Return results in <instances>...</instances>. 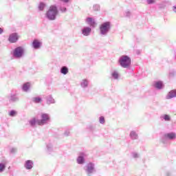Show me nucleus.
<instances>
[{"label": "nucleus", "mask_w": 176, "mask_h": 176, "mask_svg": "<svg viewBox=\"0 0 176 176\" xmlns=\"http://www.w3.org/2000/svg\"><path fill=\"white\" fill-rule=\"evenodd\" d=\"M86 23H87L90 27H93L94 28L96 27V21L91 17H87L86 19Z\"/></svg>", "instance_id": "f3484780"}, {"label": "nucleus", "mask_w": 176, "mask_h": 176, "mask_svg": "<svg viewBox=\"0 0 176 176\" xmlns=\"http://www.w3.org/2000/svg\"><path fill=\"white\" fill-rule=\"evenodd\" d=\"M99 122L100 124H104V123H105V118H104V116H100L99 118Z\"/></svg>", "instance_id": "72a5a7b5"}, {"label": "nucleus", "mask_w": 176, "mask_h": 176, "mask_svg": "<svg viewBox=\"0 0 176 176\" xmlns=\"http://www.w3.org/2000/svg\"><path fill=\"white\" fill-rule=\"evenodd\" d=\"M176 89L170 90L166 96V100H171V98H175Z\"/></svg>", "instance_id": "dca6fc26"}, {"label": "nucleus", "mask_w": 176, "mask_h": 176, "mask_svg": "<svg viewBox=\"0 0 176 176\" xmlns=\"http://www.w3.org/2000/svg\"><path fill=\"white\" fill-rule=\"evenodd\" d=\"M153 87L157 89V90H162V89L164 88V84L163 83V81H154L153 83Z\"/></svg>", "instance_id": "f8f14e48"}, {"label": "nucleus", "mask_w": 176, "mask_h": 176, "mask_svg": "<svg viewBox=\"0 0 176 176\" xmlns=\"http://www.w3.org/2000/svg\"><path fill=\"white\" fill-rule=\"evenodd\" d=\"M62 2H64L65 3H68L69 2V0H60Z\"/></svg>", "instance_id": "c03bdc74"}, {"label": "nucleus", "mask_w": 176, "mask_h": 176, "mask_svg": "<svg viewBox=\"0 0 176 176\" xmlns=\"http://www.w3.org/2000/svg\"><path fill=\"white\" fill-rule=\"evenodd\" d=\"M16 152H17V148H12L10 150V153H11L12 155L16 153Z\"/></svg>", "instance_id": "e433bc0d"}, {"label": "nucleus", "mask_w": 176, "mask_h": 176, "mask_svg": "<svg viewBox=\"0 0 176 176\" xmlns=\"http://www.w3.org/2000/svg\"><path fill=\"white\" fill-rule=\"evenodd\" d=\"M125 16L126 17H130V16H131V12H130V11L125 12Z\"/></svg>", "instance_id": "ea45409f"}, {"label": "nucleus", "mask_w": 176, "mask_h": 176, "mask_svg": "<svg viewBox=\"0 0 176 176\" xmlns=\"http://www.w3.org/2000/svg\"><path fill=\"white\" fill-rule=\"evenodd\" d=\"M86 156H87V155L85 154V153L80 152L76 159L78 164H85V163H86V160L85 159Z\"/></svg>", "instance_id": "0eeeda50"}, {"label": "nucleus", "mask_w": 176, "mask_h": 176, "mask_svg": "<svg viewBox=\"0 0 176 176\" xmlns=\"http://www.w3.org/2000/svg\"><path fill=\"white\" fill-rule=\"evenodd\" d=\"M30 87H31V85L30 84V82H25L23 84L21 88H22L23 91H25V93H27V91H28V90H30Z\"/></svg>", "instance_id": "412c9836"}, {"label": "nucleus", "mask_w": 176, "mask_h": 176, "mask_svg": "<svg viewBox=\"0 0 176 176\" xmlns=\"http://www.w3.org/2000/svg\"><path fill=\"white\" fill-rule=\"evenodd\" d=\"M25 53V50H24V47H23L22 46H18L11 51L10 54L12 58L19 60L24 57Z\"/></svg>", "instance_id": "7ed1b4c3"}, {"label": "nucleus", "mask_w": 176, "mask_h": 176, "mask_svg": "<svg viewBox=\"0 0 176 176\" xmlns=\"http://www.w3.org/2000/svg\"><path fill=\"white\" fill-rule=\"evenodd\" d=\"M173 10L175 13H176V6H173Z\"/></svg>", "instance_id": "a18cd8bd"}, {"label": "nucleus", "mask_w": 176, "mask_h": 176, "mask_svg": "<svg viewBox=\"0 0 176 176\" xmlns=\"http://www.w3.org/2000/svg\"><path fill=\"white\" fill-rule=\"evenodd\" d=\"M131 155L133 159H138V157H140V154H138V153L133 152Z\"/></svg>", "instance_id": "f704fd0d"}, {"label": "nucleus", "mask_w": 176, "mask_h": 176, "mask_svg": "<svg viewBox=\"0 0 176 176\" xmlns=\"http://www.w3.org/2000/svg\"><path fill=\"white\" fill-rule=\"evenodd\" d=\"M2 34H3V29L0 28V35H2Z\"/></svg>", "instance_id": "79ce46f5"}, {"label": "nucleus", "mask_w": 176, "mask_h": 176, "mask_svg": "<svg viewBox=\"0 0 176 176\" xmlns=\"http://www.w3.org/2000/svg\"><path fill=\"white\" fill-rule=\"evenodd\" d=\"M111 76H112L113 79H115L116 80L119 79V72H118V71H116V70H114L111 73Z\"/></svg>", "instance_id": "cd10ccee"}, {"label": "nucleus", "mask_w": 176, "mask_h": 176, "mask_svg": "<svg viewBox=\"0 0 176 176\" xmlns=\"http://www.w3.org/2000/svg\"><path fill=\"white\" fill-rule=\"evenodd\" d=\"M166 176H170V175H171V172H170V171L166 172Z\"/></svg>", "instance_id": "37998d69"}, {"label": "nucleus", "mask_w": 176, "mask_h": 176, "mask_svg": "<svg viewBox=\"0 0 176 176\" xmlns=\"http://www.w3.org/2000/svg\"><path fill=\"white\" fill-rule=\"evenodd\" d=\"M6 164H8V161L6 160L0 162V173H3L6 170Z\"/></svg>", "instance_id": "6ab92c4d"}, {"label": "nucleus", "mask_w": 176, "mask_h": 176, "mask_svg": "<svg viewBox=\"0 0 176 176\" xmlns=\"http://www.w3.org/2000/svg\"><path fill=\"white\" fill-rule=\"evenodd\" d=\"M19 41V35L17 33H12L10 34L8 37V41L10 43H16Z\"/></svg>", "instance_id": "9b49d317"}, {"label": "nucleus", "mask_w": 176, "mask_h": 176, "mask_svg": "<svg viewBox=\"0 0 176 176\" xmlns=\"http://www.w3.org/2000/svg\"><path fill=\"white\" fill-rule=\"evenodd\" d=\"M16 115H17V111H16L15 110H11L9 112V116L12 118L14 117Z\"/></svg>", "instance_id": "c756f323"}, {"label": "nucleus", "mask_w": 176, "mask_h": 176, "mask_svg": "<svg viewBox=\"0 0 176 176\" xmlns=\"http://www.w3.org/2000/svg\"><path fill=\"white\" fill-rule=\"evenodd\" d=\"M46 102L48 105H50V104H56V100L54 98H53V96L52 95H48L45 98Z\"/></svg>", "instance_id": "a211bd4d"}, {"label": "nucleus", "mask_w": 176, "mask_h": 176, "mask_svg": "<svg viewBox=\"0 0 176 176\" xmlns=\"http://www.w3.org/2000/svg\"><path fill=\"white\" fill-rule=\"evenodd\" d=\"M164 135H165V138H168L169 141H174L176 138V133L175 132H169L166 133Z\"/></svg>", "instance_id": "4468645a"}, {"label": "nucleus", "mask_w": 176, "mask_h": 176, "mask_svg": "<svg viewBox=\"0 0 176 176\" xmlns=\"http://www.w3.org/2000/svg\"><path fill=\"white\" fill-rule=\"evenodd\" d=\"M176 72L175 70H170L169 72V78H174L175 76Z\"/></svg>", "instance_id": "7c9ffc66"}, {"label": "nucleus", "mask_w": 176, "mask_h": 176, "mask_svg": "<svg viewBox=\"0 0 176 176\" xmlns=\"http://www.w3.org/2000/svg\"><path fill=\"white\" fill-rule=\"evenodd\" d=\"M118 63L122 68H126L129 69L131 67V58L127 55H122L118 59Z\"/></svg>", "instance_id": "20e7f679"}, {"label": "nucleus", "mask_w": 176, "mask_h": 176, "mask_svg": "<svg viewBox=\"0 0 176 176\" xmlns=\"http://www.w3.org/2000/svg\"><path fill=\"white\" fill-rule=\"evenodd\" d=\"M60 72L62 75H67L69 72V69L67 66H62Z\"/></svg>", "instance_id": "aec40b11"}, {"label": "nucleus", "mask_w": 176, "mask_h": 176, "mask_svg": "<svg viewBox=\"0 0 176 176\" xmlns=\"http://www.w3.org/2000/svg\"><path fill=\"white\" fill-rule=\"evenodd\" d=\"M146 2L148 5H152L156 2V0H147Z\"/></svg>", "instance_id": "4c0bfd02"}, {"label": "nucleus", "mask_w": 176, "mask_h": 176, "mask_svg": "<svg viewBox=\"0 0 176 176\" xmlns=\"http://www.w3.org/2000/svg\"><path fill=\"white\" fill-rule=\"evenodd\" d=\"M58 15V8H57V6L56 5L51 6L45 13V17L50 21H53L56 20V19H57Z\"/></svg>", "instance_id": "f257e3e1"}, {"label": "nucleus", "mask_w": 176, "mask_h": 176, "mask_svg": "<svg viewBox=\"0 0 176 176\" xmlns=\"http://www.w3.org/2000/svg\"><path fill=\"white\" fill-rule=\"evenodd\" d=\"M47 149L50 153V152H52V151H53V146L52 145V144H47Z\"/></svg>", "instance_id": "2f4dec72"}, {"label": "nucleus", "mask_w": 176, "mask_h": 176, "mask_svg": "<svg viewBox=\"0 0 176 176\" xmlns=\"http://www.w3.org/2000/svg\"><path fill=\"white\" fill-rule=\"evenodd\" d=\"M100 9V5H99V4H95V5H94V6H93V10H94V12H99Z\"/></svg>", "instance_id": "c85d7f7f"}, {"label": "nucleus", "mask_w": 176, "mask_h": 176, "mask_svg": "<svg viewBox=\"0 0 176 176\" xmlns=\"http://www.w3.org/2000/svg\"><path fill=\"white\" fill-rule=\"evenodd\" d=\"M161 120H164L165 122H170L171 120V117L168 114H164L160 116Z\"/></svg>", "instance_id": "393cba45"}, {"label": "nucleus", "mask_w": 176, "mask_h": 176, "mask_svg": "<svg viewBox=\"0 0 176 176\" xmlns=\"http://www.w3.org/2000/svg\"><path fill=\"white\" fill-rule=\"evenodd\" d=\"M94 170H96V165L93 162H89L86 166L85 171L87 175H90V174H93L94 173Z\"/></svg>", "instance_id": "423d86ee"}, {"label": "nucleus", "mask_w": 176, "mask_h": 176, "mask_svg": "<svg viewBox=\"0 0 176 176\" xmlns=\"http://www.w3.org/2000/svg\"><path fill=\"white\" fill-rule=\"evenodd\" d=\"M87 130H89V131H94L96 130V126L90 124L87 127Z\"/></svg>", "instance_id": "473e14b6"}, {"label": "nucleus", "mask_w": 176, "mask_h": 176, "mask_svg": "<svg viewBox=\"0 0 176 176\" xmlns=\"http://www.w3.org/2000/svg\"><path fill=\"white\" fill-rule=\"evenodd\" d=\"M81 34L84 36H89L90 34H91V28L89 26L83 27L81 29Z\"/></svg>", "instance_id": "9d476101"}, {"label": "nucleus", "mask_w": 176, "mask_h": 176, "mask_svg": "<svg viewBox=\"0 0 176 176\" xmlns=\"http://www.w3.org/2000/svg\"><path fill=\"white\" fill-rule=\"evenodd\" d=\"M58 9H59L60 12H61V13H66V12H67V8H65V7L60 6V7H59Z\"/></svg>", "instance_id": "c9c22d12"}, {"label": "nucleus", "mask_w": 176, "mask_h": 176, "mask_svg": "<svg viewBox=\"0 0 176 176\" xmlns=\"http://www.w3.org/2000/svg\"><path fill=\"white\" fill-rule=\"evenodd\" d=\"M112 29L111 21L102 22L99 26V34L101 36H107Z\"/></svg>", "instance_id": "f03ea898"}, {"label": "nucleus", "mask_w": 176, "mask_h": 176, "mask_svg": "<svg viewBox=\"0 0 176 176\" xmlns=\"http://www.w3.org/2000/svg\"><path fill=\"white\" fill-rule=\"evenodd\" d=\"M64 135H65V137H68V135H69V131L66 130L64 133Z\"/></svg>", "instance_id": "a19ab883"}, {"label": "nucleus", "mask_w": 176, "mask_h": 176, "mask_svg": "<svg viewBox=\"0 0 176 176\" xmlns=\"http://www.w3.org/2000/svg\"><path fill=\"white\" fill-rule=\"evenodd\" d=\"M80 86L82 89H86L89 86V80L87 79H83L80 82Z\"/></svg>", "instance_id": "b1692460"}, {"label": "nucleus", "mask_w": 176, "mask_h": 176, "mask_svg": "<svg viewBox=\"0 0 176 176\" xmlns=\"http://www.w3.org/2000/svg\"><path fill=\"white\" fill-rule=\"evenodd\" d=\"M32 46L33 49H34L35 50H38L41 49V47H42V42H41L39 40L35 38L33 40V41L32 43Z\"/></svg>", "instance_id": "1a4fd4ad"}, {"label": "nucleus", "mask_w": 176, "mask_h": 176, "mask_svg": "<svg viewBox=\"0 0 176 176\" xmlns=\"http://www.w3.org/2000/svg\"><path fill=\"white\" fill-rule=\"evenodd\" d=\"M45 8H46V3L41 1L38 6V9L39 12H43V10H45Z\"/></svg>", "instance_id": "a878e982"}, {"label": "nucleus", "mask_w": 176, "mask_h": 176, "mask_svg": "<svg viewBox=\"0 0 176 176\" xmlns=\"http://www.w3.org/2000/svg\"><path fill=\"white\" fill-rule=\"evenodd\" d=\"M32 101L34 104H41L43 100H42V98H41V96H36V97L32 98Z\"/></svg>", "instance_id": "5701e85b"}, {"label": "nucleus", "mask_w": 176, "mask_h": 176, "mask_svg": "<svg viewBox=\"0 0 176 176\" xmlns=\"http://www.w3.org/2000/svg\"><path fill=\"white\" fill-rule=\"evenodd\" d=\"M7 99L10 104H16V102H19V101H20V98H19V96L16 94H10L7 96Z\"/></svg>", "instance_id": "39448f33"}, {"label": "nucleus", "mask_w": 176, "mask_h": 176, "mask_svg": "<svg viewBox=\"0 0 176 176\" xmlns=\"http://www.w3.org/2000/svg\"><path fill=\"white\" fill-rule=\"evenodd\" d=\"M24 167L26 170H32L34 168V162L31 160H28L24 163Z\"/></svg>", "instance_id": "ddd939ff"}, {"label": "nucleus", "mask_w": 176, "mask_h": 176, "mask_svg": "<svg viewBox=\"0 0 176 176\" xmlns=\"http://www.w3.org/2000/svg\"><path fill=\"white\" fill-rule=\"evenodd\" d=\"M175 60H176V53H175Z\"/></svg>", "instance_id": "49530a36"}, {"label": "nucleus", "mask_w": 176, "mask_h": 176, "mask_svg": "<svg viewBox=\"0 0 176 176\" xmlns=\"http://www.w3.org/2000/svg\"><path fill=\"white\" fill-rule=\"evenodd\" d=\"M50 120V117L47 113H42L41 119L39 120L40 126H43V124H46Z\"/></svg>", "instance_id": "6e6552de"}, {"label": "nucleus", "mask_w": 176, "mask_h": 176, "mask_svg": "<svg viewBox=\"0 0 176 176\" xmlns=\"http://www.w3.org/2000/svg\"><path fill=\"white\" fill-rule=\"evenodd\" d=\"M129 137L132 140H138V133L135 131H131L129 133Z\"/></svg>", "instance_id": "4be33fe9"}, {"label": "nucleus", "mask_w": 176, "mask_h": 176, "mask_svg": "<svg viewBox=\"0 0 176 176\" xmlns=\"http://www.w3.org/2000/svg\"><path fill=\"white\" fill-rule=\"evenodd\" d=\"M29 124L31 127H35L36 124H38V126H41V124L39 122V119H36V118H33L30 120H29Z\"/></svg>", "instance_id": "2eb2a0df"}, {"label": "nucleus", "mask_w": 176, "mask_h": 176, "mask_svg": "<svg viewBox=\"0 0 176 176\" xmlns=\"http://www.w3.org/2000/svg\"><path fill=\"white\" fill-rule=\"evenodd\" d=\"M135 54H137V56H140V54H141V53H142V50H136L135 51Z\"/></svg>", "instance_id": "58836bf2"}, {"label": "nucleus", "mask_w": 176, "mask_h": 176, "mask_svg": "<svg viewBox=\"0 0 176 176\" xmlns=\"http://www.w3.org/2000/svg\"><path fill=\"white\" fill-rule=\"evenodd\" d=\"M161 142L164 144V145H168L170 144V141L166 138L165 135H163L161 139Z\"/></svg>", "instance_id": "bb28decb"}]
</instances>
